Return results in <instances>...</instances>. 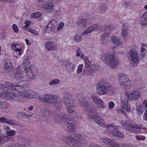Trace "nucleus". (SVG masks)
<instances>
[{"mask_svg":"<svg viewBox=\"0 0 147 147\" xmlns=\"http://www.w3.org/2000/svg\"><path fill=\"white\" fill-rule=\"evenodd\" d=\"M64 26V23L63 22H60L58 25L57 30L59 31L61 30L63 28Z\"/></svg>","mask_w":147,"mask_h":147,"instance_id":"obj_48","label":"nucleus"},{"mask_svg":"<svg viewBox=\"0 0 147 147\" xmlns=\"http://www.w3.org/2000/svg\"><path fill=\"white\" fill-rule=\"evenodd\" d=\"M43 100L46 102L52 104H60L61 100L58 96L49 94H45L43 98Z\"/></svg>","mask_w":147,"mask_h":147,"instance_id":"obj_11","label":"nucleus"},{"mask_svg":"<svg viewBox=\"0 0 147 147\" xmlns=\"http://www.w3.org/2000/svg\"><path fill=\"white\" fill-rule=\"evenodd\" d=\"M140 22L142 25L147 24V11L145 12L140 19Z\"/></svg>","mask_w":147,"mask_h":147,"instance_id":"obj_34","label":"nucleus"},{"mask_svg":"<svg viewBox=\"0 0 147 147\" xmlns=\"http://www.w3.org/2000/svg\"><path fill=\"white\" fill-rule=\"evenodd\" d=\"M24 113H25V112H20L18 113L17 115V117L19 119H22V117H24V116L23 115Z\"/></svg>","mask_w":147,"mask_h":147,"instance_id":"obj_54","label":"nucleus"},{"mask_svg":"<svg viewBox=\"0 0 147 147\" xmlns=\"http://www.w3.org/2000/svg\"><path fill=\"white\" fill-rule=\"evenodd\" d=\"M136 140H144L146 139V137L143 136H136Z\"/></svg>","mask_w":147,"mask_h":147,"instance_id":"obj_51","label":"nucleus"},{"mask_svg":"<svg viewBox=\"0 0 147 147\" xmlns=\"http://www.w3.org/2000/svg\"><path fill=\"white\" fill-rule=\"evenodd\" d=\"M84 55L82 53L80 49L78 48L77 50V53L76 55L77 57H79L81 59L84 57Z\"/></svg>","mask_w":147,"mask_h":147,"instance_id":"obj_42","label":"nucleus"},{"mask_svg":"<svg viewBox=\"0 0 147 147\" xmlns=\"http://www.w3.org/2000/svg\"><path fill=\"white\" fill-rule=\"evenodd\" d=\"M33 97L32 98H34L36 99H39L40 100H42V101H44L43 100V97L42 98H40V96L38 94H36L35 92H34V93L33 95Z\"/></svg>","mask_w":147,"mask_h":147,"instance_id":"obj_47","label":"nucleus"},{"mask_svg":"<svg viewBox=\"0 0 147 147\" xmlns=\"http://www.w3.org/2000/svg\"><path fill=\"white\" fill-rule=\"evenodd\" d=\"M7 122L6 123H8L11 125H16V123H15L14 122V121L11 119H9L8 120L7 119Z\"/></svg>","mask_w":147,"mask_h":147,"instance_id":"obj_52","label":"nucleus"},{"mask_svg":"<svg viewBox=\"0 0 147 147\" xmlns=\"http://www.w3.org/2000/svg\"><path fill=\"white\" fill-rule=\"evenodd\" d=\"M63 103L67 108V110L69 113H72L74 111V102L71 98L70 95L68 94H65L63 98Z\"/></svg>","mask_w":147,"mask_h":147,"instance_id":"obj_6","label":"nucleus"},{"mask_svg":"<svg viewBox=\"0 0 147 147\" xmlns=\"http://www.w3.org/2000/svg\"><path fill=\"white\" fill-rule=\"evenodd\" d=\"M129 61L133 66H136L139 62V58L137 52L133 49L129 51Z\"/></svg>","mask_w":147,"mask_h":147,"instance_id":"obj_8","label":"nucleus"},{"mask_svg":"<svg viewBox=\"0 0 147 147\" xmlns=\"http://www.w3.org/2000/svg\"><path fill=\"white\" fill-rule=\"evenodd\" d=\"M7 119L4 116L0 117V123H7Z\"/></svg>","mask_w":147,"mask_h":147,"instance_id":"obj_49","label":"nucleus"},{"mask_svg":"<svg viewBox=\"0 0 147 147\" xmlns=\"http://www.w3.org/2000/svg\"><path fill=\"white\" fill-rule=\"evenodd\" d=\"M44 7L47 12H51L54 9V4L51 2H47L44 5Z\"/></svg>","mask_w":147,"mask_h":147,"instance_id":"obj_25","label":"nucleus"},{"mask_svg":"<svg viewBox=\"0 0 147 147\" xmlns=\"http://www.w3.org/2000/svg\"><path fill=\"white\" fill-rule=\"evenodd\" d=\"M94 118L95 121L100 126L103 127L106 126V125L105 121L100 117L97 115H95L94 116Z\"/></svg>","mask_w":147,"mask_h":147,"instance_id":"obj_30","label":"nucleus"},{"mask_svg":"<svg viewBox=\"0 0 147 147\" xmlns=\"http://www.w3.org/2000/svg\"><path fill=\"white\" fill-rule=\"evenodd\" d=\"M121 107H119L117 109V112L119 114L121 113L123 115H125L126 113L125 110L127 112H129L130 110V106L128 102L125 100H123L121 97Z\"/></svg>","mask_w":147,"mask_h":147,"instance_id":"obj_13","label":"nucleus"},{"mask_svg":"<svg viewBox=\"0 0 147 147\" xmlns=\"http://www.w3.org/2000/svg\"><path fill=\"white\" fill-rule=\"evenodd\" d=\"M100 59L111 68L115 69L118 63L117 57L114 54L109 53H103L101 55Z\"/></svg>","mask_w":147,"mask_h":147,"instance_id":"obj_1","label":"nucleus"},{"mask_svg":"<svg viewBox=\"0 0 147 147\" xmlns=\"http://www.w3.org/2000/svg\"><path fill=\"white\" fill-rule=\"evenodd\" d=\"M92 101L96 105L97 108L102 109L105 108V102L103 100L97 96H93L91 97Z\"/></svg>","mask_w":147,"mask_h":147,"instance_id":"obj_15","label":"nucleus"},{"mask_svg":"<svg viewBox=\"0 0 147 147\" xmlns=\"http://www.w3.org/2000/svg\"><path fill=\"white\" fill-rule=\"evenodd\" d=\"M27 29L29 32L34 34L35 35H36L38 34V33L36 32V30H34L32 29L31 28H28Z\"/></svg>","mask_w":147,"mask_h":147,"instance_id":"obj_50","label":"nucleus"},{"mask_svg":"<svg viewBox=\"0 0 147 147\" xmlns=\"http://www.w3.org/2000/svg\"><path fill=\"white\" fill-rule=\"evenodd\" d=\"M16 133V131L14 130H10L6 132L7 134L9 136H14Z\"/></svg>","mask_w":147,"mask_h":147,"instance_id":"obj_43","label":"nucleus"},{"mask_svg":"<svg viewBox=\"0 0 147 147\" xmlns=\"http://www.w3.org/2000/svg\"><path fill=\"white\" fill-rule=\"evenodd\" d=\"M97 94L99 96L108 95L112 96L115 92L114 88L108 84H98L96 88Z\"/></svg>","mask_w":147,"mask_h":147,"instance_id":"obj_2","label":"nucleus"},{"mask_svg":"<svg viewBox=\"0 0 147 147\" xmlns=\"http://www.w3.org/2000/svg\"><path fill=\"white\" fill-rule=\"evenodd\" d=\"M42 13L40 12H36L31 14L30 17L31 18H36L40 17Z\"/></svg>","mask_w":147,"mask_h":147,"instance_id":"obj_40","label":"nucleus"},{"mask_svg":"<svg viewBox=\"0 0 147 147\" xmlns=\"http://www.w3.org/2000/svg\"><path fill=\"white\" fill-rule=\"evenodd\" d=\"M100 10L102 13L105 12L107 9L106 7L104 6L100 7Z\"/></svg>","mask_w":147,"mask_h":147,"instance_id":"obj_58","label":"nucleus"},{"mask_svg":"<svg viewBox=\"0 0 147 147\" xmlns=\"http://www.w3.org/2000/svg\"><path fill=\"white\" fill-rule=\"evenodd\" d=\"M83 65L82 64H80L78 67L77 70V72L78 73H80L82 71Z\"/></svg>","mask_w":147,"mask_h":147,"instance_id":"obj_46","label":"nucleus"},{"mask_svg":"<svg viewBox=\"0 0 147 147\" xmlns=\"http://www.w3.org/2000/svg\"><path fill=\"white\" fill-rule=\"evenodd\" d=\"M5 64L4 69L6 72H10L12 70V66L10 62L7 59H5Z\"/></svg>","mask_w":147,"mask_h":147,"instance_id":"obj_27","label":"nucleus"},{"mask_svg":"<svg viewBox=\"0 0 147 147\" xmlns=\"http://www.w3.org/2000/svg\"><path fill=\"white\" fill-rule=\"evenodd\" d=\"M9 139L7 137H3L0 136V146L3 144Z\"/></svg>","mask_w":147,"mask_h":147,"instance_id":"obj_38","label":"nucleus"},{"mask_svg":"<svg viewBox=\"0 0 147 147\" xmlns=\"http://www.w3.org/2000/svg\"><path fill=\"white\" fill-rule=\"evenodd\" d=\"M90 147H101L95 144H92L90 145Z\"/></svg>","mask_w":147,"mask_h":147,"instance_id":"obj_63","label":"nucleus"},{"mask_svg":"<svg viewBox=\"0 0 147 147\" xmlns=\"http://www.w3.org/2000/svg\"><path fill=\"white\" fill-rule=\"evenodd\" d=\"M57 21L55 20H51L46 27L45 31L46 32L53 34L55 32L56 28Z\"/></svg>","mask_w":147,"mask_h":147,"instance_id":"obj_17","label":"nucleus"},{"mask_svg":"<svg viewBox=\"0 0 147 147\" xmlns=\"http://www.w3.org/2000/svg\"><path fill=\"white\" fill-rule=\"evenodd\" d=\"M60 80L57 79H54L52 80L49 83V84L50 86L57 85L59 84Z\"/></svg>","mask_w":147,"mask_h":147,"instance_id":"obj_36","label":"nucleus"},{"mask_svg":"<svg viewBox=\"0 0 147 147\" xmlns=\"http://www.w3.org/2000/svg\"><path fill=\"white\" fill-rule=\"evenodd\" d=\"M8 95L7 96L9 100H12L16 96V94L12 92H9L8 93Z\"/></svg>","mask_w":147,"mask_h":147,"instance_id":"obj_41","label":"nucleus"},{"mask_svg":"<svg viewBox=\"0 0 147 147\" xmlns=\"http://www.w3.org/2000/svg\"><path fill=\"white\" fill-rule=\"evenodd\" d=\"M23 115H24V117H25L27 118H30L31 117H32V115H28L25 113L23 114Z\"/></svg>","mask_w":147,"mask_h":147,"instance_id":"obj_61","label":"nucleus"},{"mask_svg":"<svg viewBox=\"0 0 147 147\" xmlns=\"http://www.w3.org/2000/svg\"><path fill=\"white\" fill-rule=\"evenodd\" d=\"M16 78L18 80H21L23 78L22 71L18 68L16 70V72L15 75Z\"/></svg>","mask_w":147,"mask_h":147,"instance_id":"obj_32","label":"nucleus"},{"mask_svg":"<svg viewBox=\"0 0 147 147\" xmlns=\"http://www.w3.org/2000/svg\"><path fill=\"white\" fill-rule=\"evenodd\" d=\"M110 33V32H107L105 31L104 34L102 35L100 42L102 44L106 45L109 42V40L107 39L106 37L109 36Z\"/></svg>","mask_w":147,"mask_h":147,"instance_id":"obj_24","label":"nucleus"},{"mask_svg":"<svg viewBox=\"0 0 147 147\" xmlns=\"http://www.w3.org/2000/svg\"><path fill=\"white\" fill-rule=\"evenodd\" d=\"M141 93L138 91L136 90L133 92L129 91L125 94H123L121 96L122 100L128 102V100H134L138 99L141 96Z\"/></svg>","mask_w":147,"mask_h":147,"instance_id":"obj_4","label":"nucleus"},{"mask_svg":"<svg viewBox=\"0 0 147 147\" xmlns=\"http://www.w3.org/2000/svg\"><path fill=\"white\" fill-rule=\"evenodd\" d=\"M112 42L114 44L120 46H122L123 45V42L120 40L117 37L115 36H113L111 38Z\"/></svg>","mask_w":147,"mask_h":147,"instance_id":"obj_31","label":"nucleus"},{"mask_svg":"<svg viewBox=\"0 0 147 147\" xmlns=\"http://www.w3.org/2000/svg\"><path fill=\"white\" fill-rule=\"evenodd\" d=\"M12 28L13 31L15 32H17L18 31V28L17 25L15 24L12 25Z\"/></svg>","mask_w":147,"mask_h":147,"instance_id":"obj_56","label":"nucleus"},{"mask_svg":"<svg viewBox=\"0 0 147 147\" xmlns=\"http://www.w3.org/2000/svg\"><path fill=\"white\" fill-rule=\"evenodd\" d=\"M23 64L24 68H27V69H28L30 65V63L29 59L26 58L24 59L23 61Z\"/></svg>","mask_w":147,"mask_h":147,"instance_id":"obj_37","label":"nucleus"},{"mask_svg":"<svg viewBox=\"0 0 147 147\" xmlns=\"http://www.w3.org/2000/svg\"><path fill=\"white\" fill-rule=\"evenodd\" d=\"M143 118L145 120L147 121V110L145 111Z\"/></svg>","mask_w":147,"mask_h":147,"instance_id":"obj_62","label":"nucleus"},{"mask_svg":"<svg viewBox=\"0 0 147 147\" xmlns=\"http://www.w3.org/2000/svg\"><path fill=\"white\" fill-rule=\"evenodd\" d=\"M80 135L73 134L71 136V137L69 138L71 140V143L69 145L73 147H80L82 144H84L81 139H80Z\"/></svg>","mask_w":147,"mask_h":147,"instance_id":"obj_10","label":"nucleus"},{"mask_svg":"<svg viewBox=\"0 0 147 147\" xmlns=\"http://www.w3.org/2000/svg\"><path fill=\"white\" fill-rule=\"evenodd\" d=\"M84 60L85 66L83 70L82 73L84 74H89L94 72L98 67L96 65L92 64L91 63L88 61L87 57H84L82 58Z\"/></svg>","mask_w":147,"mask_h":147,"instance_id":"obj_3","label":"nucleus"},{"mask_svg":"<svg viewBox=\"0 0 147 147\" xmlns=\"http://www.w3.org/2000/svg\"><path fill=\"white\" fill-rule=\"evenodd\" d=\"M119 83L120 85L126 90L129 89L131 87V81L128 78L123 77L120 78Z\"/></svg>","mask_w":147,"mask_h":147,"instance_id":"obj_18","label":"nucleus"},{"mask_svg":"<svg viewBox=\"0 0 147 147\" xmlns=\"http://www.w3.org/2000/svg\"><path fill=\"white\" fill-rule=\"evenodd\" d=\"M73 119L69 118L68 117L67 114L63 113L60 115H58L55 117L54 119L55 122L59 123L62 122H66L69 120H72Z\"/></svg>","mask_w":147,"mask_h":147,"instance_id":"obj_16","label":"nucleus"},{"mask_svg":"<svg viewBox=\"0 0 147 147\" xmlns=\"http://www.w3.org/2000/svg\"><path fill=\"white\" fill-rule=\"evenodd\" d=\"M80 104L83 107H84L87 113H94L96 111V108L91 102H88L85 101V98L83 96L80 99Z\"/></svg>","mask_w":147,"mask_h":147,"instance_id":"obj_5","label":"nucleus"},{"mask_svg":"<svg viewBox=\"0 0 147 147\" xmlns=\"http://www.w3.org/2000/svg\"><path fill=\"white\" fill-rule=\"evenodd\" d=\"M73 113V117H72V118H71V119H73H73V118H77L78 116V113L76 112V111H74H74L72 112L71 113Z\"/></svg>","mask_w":147,"mask_h":147,"instance_id":"obj_53","label":"nucleus"},{"mask_svg":"<svg viewBox=\"0 0 147 147\" xmlns=\"http://www.w3.org/2000/svg\"><path fill=\"white\" fill-rule=\"evenodd\" d=\"M34 92L31 90H22L20 92V96L27 98H32L33 97Z\"/></svg>","mask_w":147,"mask_h":147,"instance_id":"obj_21","label":"nucleus"},{"mask_svg":"<svg viewBox=\"0 0 147 147\" xmlns=\"http://www.w3.org/2000/svg\"><path fill=\"white\" fill-rule=\"evenodd\" d=\"M76 63L70 61L67 62L65 64V67L67 71L69 72H74Z\"/></svg>","mask_w":147,"mask_h":147,"instance_id":"obj_22","label":"nucleus"},{"mask_svg":"<svg viewBox=\"0 0 147 147\" xmlns=\"http://www.w3.org/2000/svg\"><path fill=\"white\" fill-rule=\"evenodd\" d=\"M45 47V49L49 51L55 50L57 49L55 43L51 41H48L46 42Z\"/></svg>","mask_w":147,"mask_h":147,"instance_id":"obj_23","label":"nucleus"},{"mask_svg":"<svg viewBox=\"0 0 147 147\" xmlns=\"http://www.w3.org/2000/svg\"><path fill=\"white\" fill-rule=\"evenodd\" d=\"M71 137V136L69 137L67 136H63L62 137V139L63 141H66L67 142L68 144L69 145V144L71 143V140H69V138Z\"/></svg>","mask_w":147,"mask_h":147,"instance_id":"obj_45","label":"nucleus"},{"mask_svg":"<svg viewBox=\"0 0 147 147\" xmlns=\"http://www.w3.org/2000/svg\"><path fill=\"white\" fill-rule=\"evenodd\" d=\"M146 48H147L146 45L144 44L142 45V47L141 48V52L143 55H144L146 53Z\"/></svg>","mask_w":147,"mask_h":147,"instance_id":"obj_44","label":"nucleus"},{"mask_svg":"<svg viewBox=\"0 0 147 147\" xmlns=\"http://www.w3.org/2000/svg\"><path fill=\"white\" fill-rule=\"evenodd\" d=\"M24 23L26 24V25L24 26L25 28H26L29 26L30 24V22L29 20H26L24 22Z\"/></svg>","mask_w":147,"mask_h":147,"instance_id":"obj_57","label":"nucleus"},{"mask_svg":"<svg viewBox=\"0 0 147 147\" xmlns=\"http://www.w3.org/2000/svg\"><path fill=\"white\" fill-rule=\"evenodd\" d=\"M87 25V23L86 20L80 19L77 23V27L79 28H82L85 27Z\"/></svg>","mask_w":147,"mask_h":147,"instance_id":"obj_29","label":"nucleus"},{"mask_svg":"<svg viewBox=\"0 0 147 147\" xmlns=\"http://www.w3.org/2000/svg\"><path fill=\"white\" fill-rule=\"evenodd\" d=\"M144 108L143 105H140L137 106L136 109L137 111L138 112L139 114H141L143 112Z\"/></svg>","mask_w":147,"mask_h":147,"instance_id":"obj_35","label":"nucleus"},{"mask_svg":"<svg viewBox=\"0 0 147 147\" xmlns=\"http://www.w3.org/2000/svg\"><path fill=\"white\" fill-rule=\"evenodd\" d=\"M115 106V104L113 102L110 101L109 102V107L111 109H113Z\"/></svg>","mask_w":147,"mask_h":147,"instance_id":"obj_55","label":"nucleus"},{"mask_svg":"<svg viewBox=\"0 0 147 147\" xmlns=\"http://www.w3.org/2000/svg\"><path fill=\"white\" fill-rule=\"evenodd\" d=\"M116 127V126L112 125L109 124L107 126L108 132L117 138H122L124 136L123 134L117 129Z\"/></svg>","mask_w":147,"mask_h":147,"instance_id":"obj_14","label":"nucleus"},{"mask_svg":"<svg viewBox=\"0 0 147 147\" xmlns=\"http://www.w3.org/2000/svg\"><path fill=\"white\" fill-rule=\"evenodd\" d=\"M10 88L9 87L6 86H5L2 84H0V97L4 99H7L8 98V93L7 92L8 91V89Z\"/></svg>","mask_w":147,"mask_h":147,"instance_id":"obj_19","label":"nucleus"},{"mask_svg":"<svg viewBox=\"0 0 147 147\" xmlns=\"http://www.w3.org/2000/svg\"><path fill=\"white\" fill-rule=\"evenodd\" d=\"M3 128L5 130H9L10 129V127L9 126L6 125L4 126Z\"/></svg>","mask_w":147,"mask_h":147,"instance_id":"obj_64","label":"nucleus"},{"mask_svg":"<svg viewBox=\"0 0 147 147\" xmlns=\"http://www.w3.org/2000/svg\"><path fill=\"white\" fill-rule=\"evenodd\" d=\"M9 106L8 104L5 102H0V109L7 108Z\"/></svg>","mask_w":147,"mask_h":147,"instance_id":"obj_39","label":"nucleus"},{"mask_svg":"<svg viewBox=\"0 0 147 147\" xmlns=\"http://www.w3.org/2000/svg\"><path fill=\"white\" fill-rule=\"evenodd\" d=\"M120 123L124 127L127 126L128 125V124L127 122L123 121H121Z\"/></svg>","mask_w":147,"mask_h":147,"instance_id":"obj_59","label":"nucleus"},{"mask_svg":"<svg viewBox=\"0 0 147 147\" xmlns=\"http://www.w3.org/2000/svg\"><path fill=\"white\" fill-rule=\"evenodd\" d=\"M65 129L67 131H74L76 129L75 126L71 123L66 122L65 123Z\"/></svg>","mask_w":147,"mask_h":147,"instance_id":"obj_28","label":"nucleus"},{"mask_svg":"<svg viewBox=\"0 0 147 147\" xmlns=\"http://www.w3.org/2000/svg\"><path fill=\"white\" fill-rule=\"evenodd\" d=\"M11 47L13 50L14 51L17 55H20L22 53V46L17 43L13 42L11 44Z\"/></svg>","mask_w":147,"mask_h":147,"instance_id":"obj_20","label":"nucleus"},{"mask_svg":"<svg viewBox=\"0 0 147 147\" xmlns=\"http://www.w3.org/2000/svg\"><path fill=\"white\" fill-rule=\"evenodd\" d=\"M123 28L122 29L121 36L124 38H126L128 34V28L127 27L128 24L127 23H123Z\"/></svg>","mask_w":147,"mask_h":147,"instance_id":"obj_26","label":"nucleus"},{"mask_svg":"<svg viewBox=\"0 0 147 147\" xmlns=\"http://www.w3.org/2000/svg\"><path fill=\"white\" fill-rule=\"evenodd\" d=\"M28 84V81H22L18 83L17 85H13L8 82H6L5 85L6 86L9 87L11 89L15 90L17 91L20 92V90L22 88L26 87Z\"/></svg>","mask_w":147,"mask_h":147,"instance_id":"obj_12","label":"nucleus"},{"mask_svg":"<svg viewBox=\"0 0 147 147\" xmlns=\"http://www.w3.org/2000/svg\"><path fill=\"white\" fill-rule=\"evenodd\" d=\"M98 27L96 24H94L88 27L87 29L84 31L82 33V35H79L78 33L74 35V38L75 41L77 42H80L81 41L82 39V36H84L89 34L92 31L98 30Z\"/></svg>","mask_w":147,"mask_h":147,"instance_id":"obj_7","label":"nucleus"},{"mask_svg":"<svg viewBox=\"0 0 147 147\" xmlns=\"http://www.w3.org/2000/svg\"><path fill=\"white\" fill-rule=\"evenodd\" d=\"M24 69L25 72L26 73L27 76H28L29 78H34V76L33 74V73L30 69V67H29L28 69H27V68H25Z\"/></svg>","mask_w":147,"mask_h":147,"instance_id":"obj_33","label":"nucleus"},{"mask_svg":"<svg viewBox=\"0 0 147 147\" xmlns=\"http://www.w3.org/2000/svg\"><path fill=\"white\" fill-rule=\"evenodd\" d=\"M100 142L102 144H107L110 146L109 147H124L125 145H122L120 143L118 144L115 140L108 138H101Z\"/></svg>","mask_w":147,"mask_h":147,"instance_id":"obj_9","label":"nucleus"},{"mask_svg":"<svg viewBox=\"0 0 147 147\" xmlns=\"http://www.w3.org/2000/svg\"><path fill=\"white\" fill-rule=\"evenodd\" d=\"M142 105L144 106V108H147V100H144L142 102Z\"/></svg>","mask_w":147,"mask_h":147,"instance_id":"obj_60","label":"nucleus"}]
</instances>
